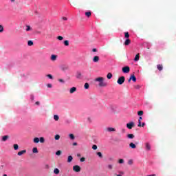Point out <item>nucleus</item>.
<instances>
[{
    "label": "nucleus",
    "instance_id": "nucleus-1",
    "mask_svg": "<svg viewBox=\"0 0 176 176\" xmlns=\"http://www.w3.org/2000/svg\"><path fill=\"white\" fill-rule=\"evenodd\" d=\"M95 82H98V86L99 87H106L107 82L104 81V78L102 77H98L95 79Z\"/></svg>",
    "mask_w": 176,
    "mask_h": 176
},
{
    "label": "nucleus",
    "instance_id": "nucleus-2",
    "mask_svg": "<svg viewBox=\"0 0 176 176\" xmlns=\"http://www.w3.org/2000/svg\"><path fill=\"white\" fill-rule=\"evenodd\" d=\"M124 80H126V78H124V76H121L118 78L117 83L118 85H123V83H124Z\"/></svg>",
    "mask_w": 176,
    "mask_h": 176
},
{
    "label": "nucleus",
    "instance_id": "nucleus-3",
    "mask_svg": "<svg viewBox=\"0 0 176 176\" xmlns=\"http://www.w3.org/2000/svg\"><path fill=\"white\" fill-rule=\"evenodd\" d=\"M135 124L134 123V122H130L129 123L126 124V127L129 130H131V129H133V127H135Z\"/></svg>",
    "mask_w": 176,
    "mask_h": 176
},
{
    "label": "nucleus",
    "instance_id": "nucleus-4",
    "mask_svg": "<svg viewBox=\"0 0 176 176\" xmlns=\"http://www.w3.org/2000/svg\"><path fill=\"white\" fill-rule=\"evenodd\" d=\"M122 72L124 74H129V72H130V67L125 66V67H122Z\"/></svg>",
    "mask_w": 176,
    "mask_h": 176
},
{
    "label": "nucleus",
    "instance_id": "nucleus-5",
    "mask_svg": "<svg viewBox=\"0 0 176 176\" xmlns=\"http://www.w3.org/2000/svg\"><path fill=\"white\" fill-rule=\"evenodd\" d=\"M73 170L75 173H80V166H79L78 165H75L73 166Z\"/></svg>",
    "mask_w": 176,
    "mask_h": 176
},
{
    "label": "nucleus",
    "instance_id": "nucleus-6",
    "mask_svg": "<svg viewBox=\"0 0 176 176\" xmlns=\"http://www.w3.org/2000/svg\"><path fill=\"white\" fill-rule=\"evenodd\" d=\"M131 43V40H130V38H126L124 43V45L125 46H129V45H130Z\"/></svg>",
    "mask_w": 176,
    "mask_h": 176
},
{
    "label": "nucleus",
    "instance_id": "nucleus-7",
    "mask_svg": "<svg viewBox=\"0 0 176 176\" xmlns=\"http://www.w3.org/2000/svg\"><path fill=\"white\" fill-rule=\"evenodd\" d=\"M130 80H133V82H137V78H135V75L131 74L130 76Z\"/></svg>",
    "mask_w": 176,
    "mask_h": 176
},
{
    "label": "nucleus",
    "instance_id": "nucleus-8",
    "mask_svg": "<svg viewBox=\"0 0 176 176\" xmlns=\"http://www.w3.org/2000/svg\"><path fill=\"white\" fill-rule=\"evenodd\" d=\"M94 63H98L100 61V57L98 56H95L93 58Z\"/></svg>",
    "mask_w": 176,
    "mask_h": 176
},
{
    "label": "nucleus",
    "instance_id": "nucleus-9",
    "mask_svg": "<svg viewBox=\"0 0 176 176\" xmlns=\"http://www.w3.org/2000/svg\"><path fill=\"white\" fill-rule=\"evenodd\" d=\"M24 153H27V150H23L18 152V156H22V155H24Z\"/></svg>",
    "mask_w": 176,
    "mask_h": 176
},
{
    "label": "nucleus",
    "instance_id": "nucleus-10",
    "mask_svg": "<svg viewBox=\"0 0 176 176\" xmlns=\"http://www.w3.org/2000/svg\"><path fill=\"white\" fill-rule=\"evenodd\" d=\"M61 71H67L68 70V66L67 65H62L60 67Z\"/></svg>",
    "mask_w": 176,
    "mask_h": 176
},
{
    "label": "nucleus",
    "instance_id": "nucleus-11",
    "mask_svg": "<svg viewBox=\"0 0 176 176\" xmlns=\"http://www.w3.org/2000/svg\"><path fill=\"white\" fill-rule=\"evenodd\" d=\"M76 91V87H73L70 89L69 93L70 94H73V93H75Z\"/></svg>",
    "mask_w": 176,
    "mask_h": 176
},
{
    "label": "nucleus",
    "instance_id": "nucleus-12",
    "mask_svg": "<svg viewBox=\"0 0 176 176\" xmlns=\"http://www.w3.org/2000/svg\"><path fill=\"white\" fill-rule=\"evenodd\" d=\"M129 146H130V148H131L132 149H135V148H137V146H136L134 143H133V142H131V143L129 144Z\"/></svg>",
    "mask_w": 176,
    "mask_h": 176
},
{
    "label": "nucleus",
    "instance_id": "nucleus-13",
    "mask_svg": "<svg viewBox=\"0 0 176 176\" xmlns=\"http://www.w3.org/2000/svg\"><path fill=\"white\" fill-rule=\"evenodd\" d=\"M107 131H109V133H111L112 131H116V129H115V128H113V127H109L107 129Z\"/></svg>",
    "mask_w": 176,
    "mask_h": 176
},
{
    "label": "nucleus",
    "instance_id": "nucleus-14",
    "mask_svg": "<svg viewBox=\"0 0 176 176\" xmlns=\"http://www.w3.org/2000/svg\"><path fill=\"white\" fill-rule=\"evenodd\" d=\"M72 160H74V157H72V155H69L67 157V163H71Z\"/></svg>",
    "mask_w": 176,
    "mask_h": 176
},
{
    "label": "nucleus",
    "instance_id": "nucleus-15",
    "mask_svg": "<svg viewBox=\"0 0 176 176\" xmlns=\"http://www.w3.org/2000/svg\"><path fill=\"white\" fill-rule=\"evenodd\" d=\"M51 60L52 61H56L57 60V55L52 54L51 56Z\"/></svg>",
    "mask_w": 176,
    "mask_h": 176
},
{
    "label": "nucleus",
    "instance_id": "nucleus-16",
    "mask_svg": "<svg viewBox=\"0 0 176 176\" xmlns=\"http://www.w3.org/2000/svg\"><path fill=\"white\" fill-rule=\"evenodd\" d=\"M7 140H9V135H4L2 137V141L5 142Z\"/></svg>",
    "mask_w": 176,
    "mask_h": 176
},
{
    "label": "nucleus",
    "instance_id": "nucleus-17",
    "mask_svg": "<svg viewBox=\"0 0 176 176\" xmlns=\"http://www.w3.org/2000/svg\"><path fill=\"white\" fill-rule=\"evenodd\" d=\"M76 76L77 79H80V78L82 76V73H80V72H77Z\"/></svg>",
    "mask_w": 176,
    "mask_h": 176
},
{
    "label": "nucleus",
    "instance_id": "nucleus-18",
    "mask_svg": "<svg viewBox=\"0 0 176 176\" xmlns=\"http://www.w3.org/2000/svg\"><path fill=\"white\" fill-rule=\"evenodd\" d=\"M145 146L147 151H151V144H149V143H146Z\"/></svg>",
    "mask_w": 176,
    "mask_h": 176
},
{
    "label": "nucleus",
    "instance_id": "nucleus-19",
    "mask_svg": "<svg viewBox=\"0 0 176 176\" xmlns=\"http://www.w3.org/2000/svg\"><path fill=\"white\" fill-rule=\"evenodd\" d=\"M141 120H142V117L140 116L139 117L138 127H141Z\"/></svg>",
    "mask_w": 176,
    "mask_h": 176
},
{
    "label": "nucleus",
    "instance_id": "nucleus-20",
    "mask_svg": "<svg viewBox=\"0 0 176 176\" xmlns=\"http://www.w3.org/2000/svg\"><path fill=\"white\" fill-rule=\"evenodd\" d=\"M134 135L133 134H131V133H129L127 135V138H129L130 140H133V138H134Z\"/></svg>",
    "mask_w": 176,
    "mask_h": 176
},
{
    "label": "nucleus",
    "instance_id": "nucleus-21",
    "mask_svg": "<svg viewBox=\"0 0 176 176\" xmlns=\"http://www.w3.org/2000/svg\"><path fill=\"white\" fill-rule=\"evenodd\" d=\"M157 67L159 71H163V65H157Z\"/></svg>",
    "mask_w": 176,
    "mask_h": 176
},
{
    "label": "nucleus",
    "instance_id": "nucleus-22",
    "mask_svg": "<svg viewBox=\"0 0 176 176\" xmlns=\"http://www.w3.org/2000/svg\"><path fill=\"white\" fill-rule=\"evenodd\" d=\"M124 34V37L126 38V39H129V38H130V34H129L128 32H125Z\"/></svg>",
    "mask_w": 176,
    "mask_h": 176
},
{
    "label": "nucleus",
    "instance_id": "nucleus-23",
    "mask_svg": "<svg viewBox=\"0 0 176 176\" xmlns=\"http://www.w3.org/2000/svg\"><path fill=\"white\" fill-rule=\"evenodd\" d=\"M140 60V54H136L134 58V61H138Z\"/></svg>",
    "mask_w": 176,
    "mask_h": 176
},
{
    "label": "nucleus",
    "instance_id": "nucleus-24",
    "mask_svg": "<svg viewBox=\"0 0 176 176\" xmlns=\"http://www.w3.org/2000/svg\"><path fill=\"white\" fill-rule=\"evenodd\" d=\"M85 16L87 17H90V16H91V12H90V11L86 12H85Z\"/></svg>",
    "mask_w": 176,
    "mask_h": 176
},
{
    "label": "nucleus",
    "instance_id": "nucleus-25",
    "mask_svg": "<svg viewBox=\"0 0 176 176\" xmlns=\"http://www.w3.org/2000/svg\"><path fill=\"white\" fill-rule=\"evenodd\" d=\"M33 141H34V144L39 143V139L38 138H34Z\"/></svg>",
    "mask_w": 176,
    "mask_h": 176
},
{
    "label": "nucleus",
    "instance_id": "nucleus-26",
    "mask_svg": "<svg viewBox=\"0 0 176 176\" xmlns=\"http://www.w3.org/2000/svg\"><path fill=\"white\" fill-rule=\"evenodd\" d=\"M39 141H40V142H41V144H43V143L45 142V138L41 137V138H39Z\"/></svg>",
    "mask_w": 176,
    "mask_h": 176
},
{
    "label": "nucleus",
    "instance_id": "nucleus-27",
    "mask_svg": "<svg viewBox=\"0 0 176 176\" xmlns=\"http://www.w3.org/2000/svg\"><path fill=\"white\" fill-rule=\"evenodd\" d=\"M65 46H69V41L68 40H65L64 41Z\"/></svg>",
    "mask_w": 176,
    "mask_h": 176
},
{
    "label": "nucleus",
    "instance_id": "nucleus-28",
    "mask_svg": "<svg viewBox=\"0 0 176 176\" xmlns=\"http://www.w3.org/2000/svg\"><path fill=\"white\" fill-rule=\"evenodd\" d=\"M107 79H112V73L107 74Z\"/></svg>",
    "mask_w": 176,
    "mask_h": 176
},
{
    "label": "nucleus",
    "instance_id": "nucleus-29",
    "mask_svg": "<svg viewBox=\"0 0 176 176\" xmlns=\"http://www.w3.org/2000/svg\"><path fill=\"white\" fill-rule=\"evenodd\" d=\"M138 115V116H142L144 115V111H139Z\"/></svg>",
    "mask_w": 176,
    "mask_h": 176
},
{
    "label": "nucleus",
    "instance_id": "nucleus-30",
    "mask_svg": "<svg viewBox=\"0 0 176 176\" xmlns=\"http://www.w3.org/2000/svg\"><path fill=\"white\" fill-rule=\"evenodd\" d=\"M54 174H60V170H58V168H55L54 170Z\"/></svg>",
    "mask_w": 176,
    "mask_h": 176
},
{
    "label": "nucleus",
    "instance_id": "nucleus-31",
    "mask_svg": "<svg viewBox=\"0 0 176 176\" xmlns=\"http://www.w3.org/2000/svg\"><path fill=\"white\" fill-rule=\"evenodd\" d=\"M31 30H32V28H31V26H30V25H26V30H25V31L28 32V31H31Z\"/></svg>",
    "mask_w": 176,
    "mask_h": 176
},
{
    "label": "nucleus",
    "instance_id": "nucleus-32",
    "mask_svg": "<svg viewBox=\"0 0 176 176\" xmlns=\"http://www.w3.org/2000/svg\"><path fill=\"white\" fill-rule=\"evenodd\" d=\"M85 89H87L90 87V85L89 83L86 82L84 85Z\"/></svg>",
    "mask_w": 176,
    "mask_h": 176
},
{
    "label": "nucleus",
    "instance_id": "nucleus-33",
    "mask_svg": "<svg viewBox=\"0 0 176 176\" xmlns=\"http://www.w3.org/2000/svg\"><path fill=\"white\" fill-rule=\"evenodd\" d=\"M69 137L72 140H75V135H74L72 133L69 134Z\"/></svg>",
    "mask_w": 176,
    "mask_h": 176
},
{
    "label": "nucleus",
    "instance_id": "nucleus-34",
    "mask_svg": "<svg viewBox=\"0 0 176 176\" xmlns=\"http://www.w3.org/2000/svg\"><path fill=\"white\" fill-rule=\"evenodd\" d=\"M32 152L33 153H38V148L36 147L33 148Z\"/></svg>",
    "mask_w": 176,
    "mask_h": 176
},
{
    "label": "nucleus",
    "instance_id": "nucleus-35",
    "mask_svg": "<svg viewBox=\"0 0 176 176\" xmlns=\"http://www.w3.org/2000/svg\"><path fill=\"white\" fill-rule=\"evenodd\" d=\"M34 45V42L32 41H28V46H32Z\"/></svg>",
    "mask_w": 176,
    "mask_h": 176
},
{
    "label": "nucleus",
    "instance_id": "nucleus-36",
    "mask_svg": "<svg viewBox=\"0 0 176 176\" xmlns=\"http://www.w3.org/2000/svg\"><path fill=\"white\" fill-rule=\"evenodd\" d=\"M107 168L109 170H112L113 168V165H112V164L107 165Z\"/></svg>",
    "mask_w": 176,
    "mask_h": 176
},
{
    "label": "nucleus",
    "instance_id": "nucleus-37",
    "mask_svg": "<svg viewBox=\"0 0 176 176\" xmlns=\"http://www.w3.org/2000/svg\"><path fill=\"white\" fill-rule=\"evenodd\" d=\"M54 120H56L57 122V120H58V119H60V117H58V115H54Z\"/></svg>",
    "mask_w": 176,
    "mask_h": 176
},
{
    "label": "nucleus",
    "instance_id": "nucleus-38",
    "mask_svg": "<svg viewBox=\"0 0 176 176\" xmlns=\"http://www.w3.org/2000/svg\"><path fill=\"white\" fill-rule=\"evenodd\" d=\"M118 163H120V164H123V163H124V160L123 159H120L118 160Z\"/></svg>",
    "mask_w": 176,
    "mask_h": 176
},
{
    "label": "nucleus",
    "instance_id": "nucleus-39",
    "mask_svg": "<svg viewBox=\"0 0 176 176\" xmlns=\"http://www.w3.org/2000/svg\"><path fill=\"white\" fill-rule=\"evenodd\" d=\"M133 160H129L128 161V164H129V166H133Z\"/></svg>",
    "mask_w": 176,
    "mask_h": 176
},
{
    "label": "nucleus",
    "instance_id": "nucleus-40",
    "mask_svg": "<svg viewBox=\"0 0 176 176\" xmlns=\"http://www.w3.org/2000/svg\"><path fill=\"white\" fill-rule=\"evenodd\" d=\"M14 149L15 150V151H17V149H19V144H14Z\"/></svg>",
    "mask_w": 176,
    "mask_h": 176
},
{
    "label": "nucleus",
    "instance_id": "nucleus-41",
    "mask_svg": "<svg viewBox=\"0 0 176 176\" xmlns=\"http://www.w3.org/2000/svg\"><path fill=\"white\" fill-rule=\"evenodd\" d=\"M97 155L100 157V158H102V153H101V152H98L97 153Z\"/></svg>",
    "mask_w": 176,
    "mask_h": 176
},
{
    "label": "nucleus",
    "instance_id": "nucleus-42",
    "mask_svg": "<svg viewBox=\"0 0 176 176\" xmlns=\"http://www.w3.org/2000/svg\"><path fill=\"white\" fill-rule=\"evenodd\" d=\"M54 138H55L56 140H60V135H56Z\"/></svg>",
    "mask_w": 176,
    "mask_h": 176
},
{
    "label": "nucleus",
    "instance_id": "nucleus-43",
    "mask_svg": "<svg viewBox=\"0 0 176 176\" xmlns=\"http://www.w3.org/2000/svg\"><path fill=\"white\" fill-rule=\"evenodd\" d=\"M56 156H60V155H61V151H56Z\"/></svg>",
    "mask_w": 176,
    "mask_h": 176
},
{
    "label": "nucleus",
    "instance_id": "nucleus-44",
    "mask_svg": "<svg viewBox=\"0 0 176 176\" xmlns=\"http://www.w3.org/2000/svg\"><path fill=\"white\" fill-rule=\"evenodd\" d=\"M0 32H3V26L0 25Z\"/></svg>",
    "mask_w": 176,
    "mask_h": 176
},
{
    "label": "nucleus",
    "instance_id": "nucleus-45",
    "mask_svg": "<svg viewBox=\"0 0 176 176\" xmlns=\"http://www.w3.org/2000/svg\"><path fill=\"white\" fill-rule=\"evenodd\" d=\"M57 39H58V41H63V39H64V38L63 36H58L57 37Z\"/></svg>",
    "mask_w": 176,
    "mask_h": 176
},
{
    "label": "nucleus",
    "instance_id": "nucleus-46",
    "mask_svg": "<svg viewBox=\"0 0 176 176\" xmlns=\"http://www.w3.org/2000/svg\"><path fill=\"white\" fill-rule=\"evenodd\" d=\"M92 149H94V151H96V149H97V145L94 144V145L92 146Z\"/></svg>",
    "mask_w": 176,
    "mask_h": 176
},
{
    "label": "nucleus",
    "instance_id": "nucleus-47",
    "mask_svg": "<svg viewBox=\"0 0 176 176\" xmlns=\"http://www.w3.org/2000/svg\"><path fill=\"white\" fill-rule=\"evenodd\" d=\"M47 77L49 78V79H53V76H52V74H47Z\"/></svg>",
    "mask_w": 176,
    "mask_h": 176
},
{
    "label": "nucleus",
    "instance_id": "nucleus-48",
    "mask_svg": "<svg viewBox=\"0 0 176 176\" xmlns=\"http://www.w3.org/2000/svg\"><path fill=\"white\" fill-rule=\"evenodd\" d=\"M85 160H86V158H85V157H81L80 160V161L81 162H85Z\"/></svg>",
    "mask_w": 176,
    "mask_h": 176
},
{
    "label": "nucleus",
    "instance_id": "nucleus-49",
    "mask_svg": "<svg viewBox=\"0 0 176 176\" xmlns=\"http://www.w3.org/2000/svg\"><path fill=\"white\" fill-rule=\"evenodd\" d=\"M30 98H31L32 101H34V100L35 98L34 97L33 95H32L31 97H30Z\"/></svg>",
    "mask_w": 176,
    "mask_h": 176
},
{
    "label": "nucleus",
    "instance_id": "nucleus-50",
    "mask_svg": "<svg viewBox=\"0 0 176 176\" xmlns=\"http://www.w3.org/2000/svg\"><path fill=\"white\" fill-rule=\"evenodd\" d=\"M58 82H60L61 83H64V80H63V79H59V80H58Z\"/></svg>",
    "mask_w": 176,
    "mask_h": 176
},
{
    "label": "nucleus",
    "instance_id": "nucleus-51",
    "mask_svg": "<svg viewBox=\"0 0 176 176\" xmlns=\"http://www.w3.org/2000/svg\"><path fill=\"white\" fill-rule=\"evenodd\" d=\"M41 104V102H39V101H37L35 102V105H39Z\"/></svg>",
    "mask_w": 176,
    "mask_h": 176
},
{
    "label": "nucleus",
    "instance_id": "nucleus-52",
    "mask_svg": "<svg viewBox=\"0 0 176 176\" xmlns=\"http://www.w3.org/2000/svg\"><path fill=\"white\" fill-rule=\"evenodd\" d=\"M78 145V143L77 142H74L73 143V146H76Z\"/></svg>",
    "mask_w": 176,
    "mask_h": 176
},
{
    "label": "nucleus",
    "instance_id": "nucleus-53",
    "mask_svg": "<svg viewBox=\"0 0 176 176\" xmlns=\"http://www.w3.org/2000/svg\"><path fill=\"white\" fill-rule=\"evenodd\" d=\"M47 87H49V88H52V84H47Z\"/></svg>",
    "mask_w": 176,
    "mask_h": 176
},
{
    "label": "nucleus",
    "instance_id": "nucleus-54",
    "mask_svg": "<svg viewBox=\"0 0 176 176\" xmlns=\"http://www.w3.org/2000/svg\"><path fill=\"white\" fill-rule=\"evenodd\" d=\"M92 52H97V49H96V48H94V49L92 50Z\"/></svg>",
    "mask_w": 176,
    "mask_h": 176
},
{
    "label": "nucleus",
    "instance_id": "nucleus-55",
    "mask_svg": "<svg viewBox=\"0 0 176 176\" xmlns=\"http://www.w3.org/2000/svg\"><path fill=\"white\" fill-rule=\"evenodd\" d=\"M145 126V122H143L142 124H141V127H144Z\"/></svg>",
    "mask_w": 176,
    "mask_h": 176
},
{
    "label": "nucleus",
    "instance_id": "nucleus-56",
    "mask_svg": "<svg viewBox=\"0 0 176 176\" xmlns=\"http://www.w3.org/2000/svg\"><path fill=\"white\" fill-rule=\"evenodd\" d=\"M63 20H65V21H67V20H68V19H67V17H63Z\"/></svg>",
    "mask_w": 176,
    "mask_h": 176
},
{
    "label": "nucleus",
    "instance_id": "nucleus-57",
    "mask_svg": "<svg viewBox=\"0 0 176 176\" xmlns=\"http://www.w3.org/2000/svg\"><path fill=\"white\" fill-rule=\"evenodd\" d=\"M77 156H78V157H80V156H81V155H80V153H78V154H77Z\"/></svg>",
    "mask_w": 176,
    "mask_h": 176
},
{
    "label": "nucleus",
    "instance_id": "nucleus-58",
    "mask_svg": "<svg viewBox=\"0 0 176 176\" xmlns=\"http://www.w3.org/2000/svg\"><path fill=\"white\" fill-rule=\"evenodd\" d=\"M130 82H131V80H130V78H129V79L128 80V82L130 83Z\"/></svg>",
    "mask_w": 176,
    "mask_h": 176
},
{
    "label": "nucleus",
    "instance_id": "nucleus-59",
    "mask_svg": "<svg viewBox=\"0 0 176 176\" xmlns=\"http://www.w3.org/2000/svg\"><path fill=\"white\" fill-rule=\"evenodd\" d=\"M11 2H15L16 0H10Z\"/></svg>",
    "mask_w": 176,
    "mask_h": 176
},
{
    "label": "nucleus",
    "instance_id": "nucleus-60",
    "mask_svg": "<svg viewBox=\"0 0 176 176\" xmlns=\"http://www.w3.org/2000/svg\"><path fill=\"white\" fill-rule=\"evenodd\" d=\"M136 89H140V85H138V86L136 87Z\"/></svg>",
    "mask_w": 176,
    "mask_h": 176
},
{
    "label": "nucleus",
    "instance_id": "nucleus-61",
    "mask_svg": "<svg viewBox=\"0 0 176 176\" xmlns=\"http://www.w3.org/2000/svg\"><path fill=\"white\" fill-rule=\"evenodd\" d=\"M126 130L125 129H122V133H125Z\"/></svg>",
    "mask_w": 176,
    "mask_h": 176
},
{
    "label": "nucleus",
    "instance_id": "nucleus-62",
    "mask_svg": "<svg viewBox=\"0 0 176 176\" xmlns=\"http://www.w3.org/2000/svg\"><path fill=\"white\" fill-rule=\"evenodd\" d=\"M47 168H49V165H46Z\"/></svg>",
    "mask_w": 176,
    "mask_h": 176
}]
</instances>
